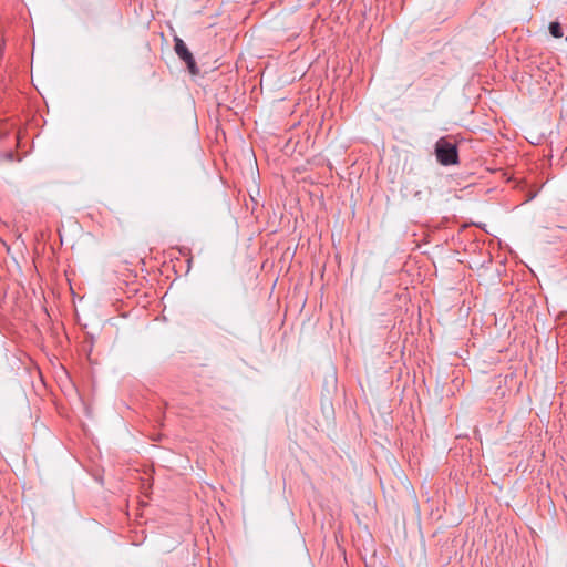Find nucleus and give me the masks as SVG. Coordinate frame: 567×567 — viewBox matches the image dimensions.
Masks as SVG:
<instances>
[{"label":"nucleus","instance_id":"obj_3","mask_svg":"<svg viewBox=\"0 0 567 567\" xmlns=\"http://www.w3.org/2000/svg\"><path fill=\"white\" fill-rule=\"evenodd\" d=\"M549 32L550 34L558 39V38H561L563 37V28H561V24L557 21H554V22H550L549 24Z\"/></svg>","mask_w":567,"mask_h":567},{"label":"nucleus","instance_id":"obj_1","mask_svg":"<svg viewBox=\"0 0 567 567\" xmlns=\"http://www.w3.org/2000/svg\"><path fill=\"white\" fill-rule=\"evenodd\" d=\"M434 155L442 166H453L460 163L457 144L449 136L440 137L434 144Z\"/></svg>","mask_w":567,"mask_h":567},{"label":"nucleus","instance_id":"obj_4","mask_svg":"<svg viewBox=\"0 0 567 567\" xmlns=\"http://www.w3.org/2000/svg\"><path fill=\"white\" fill-rule=\"evenodd\" d=\"M535 197H536V193L529 194V195H528V198L526 199V202L532 200V199H534Z\"/></svg>","mask_w":567,"mask_h":567},{"label":"nucleus","instance_id":"obj_2","mask_svg":"<svg viewBox=\"0 0 567 567\" xmlns=\"http://www.w3.org/2000/svg\"><path fill=\"white\" fill-rule=\"evenodd\" d=\"M174 50L177 56L186 64L190 74H198L199 69L193 53L187 48L186 43L178 37L174 38Z\"/></svg>","mask_w":567,"mask_h":567}]
</instances>
